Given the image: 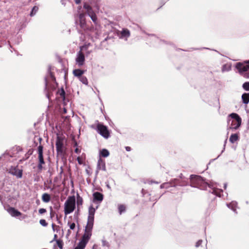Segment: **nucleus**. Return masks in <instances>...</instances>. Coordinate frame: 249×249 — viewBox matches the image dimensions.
Listing matches in <instances>:
<instances>
[{
	"instance_id": "1",
	"label": "nucleus",
	"mask_w": 249,
	"mask_h": 249,
	"mask_svg": "<svg viewBox=\"0 0 249 249\" xmlns=\"http://www.w3.org/2000/svg\"><path fill=\"white\" fill-rule=\"evenodd\" d=\"M95 213V209L92 206H90L89 209L88 221L84 229V233L74 249H84L90 240L92 235Z\"/></svg>"
},
{
	"instance_id": "2",
	"label": "nucleus",
	"mask_w": 249,
	"mask_h": 249,
	"mask_svg": "<svg viewBox=\"0 0 249 249\" xmlns=\"http://www.w3.org/2000/svg\"><path fill=\"white\" fill-rule=\"evenodd\" d=\"M190 183L192 187L198 188L200 189H203L207 186V183L203 178L196 175L191 176Z\"/></svg>"
},
{
	"instance_id": "3",
	"label": "nucleus",
	"mask_w": 249,
	"mask_h": 249,
	"mask_svg": "<svg viewBox=\"0 0 249 249\" xmlns=\"http://www.w3.org/2000/svg\"><path fill=\"white\" fill-rule=\"evenodd\" d=\"M75 208V198L74 196H69L64 204L65 214L71 213Z\"/></svg>"
},
{
	"instance_id": "4",
	"label": "nucleus",
	"mask_w": 249,
	"mask_h": 249,
	"mask_svg": "<svg viewBox=\"0 0 249 249\" xmlns=\"http://www.w3.org/2000/svg\"><path fill=\"white\" fill-rule=\"evenodd\" d=\"M231 120V123L230 128L232 129H237L241 124V118L235 113H231L229 115Z\"/></svg>"
},
{
	"instance_id": "5",
	"label": "nucleus",
	"mask_w": 249,
	"mask_h": 249,
	"mask_svg": "<svg viewBox=\"0 0 249 249\" xmlns=\"http://www.w3.org/2000/svg\"><path fill=\"white\" fill-rule=\"evenodd\" d=\"M87 49V47L86 46H83L80 48V51H79L77 53V57L76 58V62L80 67L83 66L84 64L85 58L83 51L86 50Z\"/></svg>"
},
{
	"instance_id": "6",
	"label": "nucleus",
	"mask_w": 249,
	"mask_h": 249,
	"mask_svg": "<svg viewBox=\"0 0 249 249\" xmlns=\"http://www.w3.org/2000/svg\"><path fill=\"white\" fill-rule=\"evenodd\" d=\"M64 139L62 137L57 136L56 140V149L57 155H62L64 154Z\"/></svg>"
},
{
	"instance_id": "7",
	"label": "nucleus",
	"mask_w": 249,
	"mask_h": 249,
	"mask_svg": "<svg viewBox=\"0 0 249 249\" xmlns=\"http://www.w3.org/2000/svg\"><path fill=\"white\" fill-rule=\"evenodd\" d=\"M43 147L42 145H40L38 147V164L37 165V168L39 171H41L43 169V165L45 163L43 155Z\"/></svg>"
},
{
	"instance_id": "8",
	"label": "nucleus",
	"mask_w": 249,
	"mask_h": 249,
	"mask_svg": "<svg viewBox=\"0 0 249 249\" xmlns=\"http://www.w3.org/2000/svg\"><path fill=\"white\" fill-rule=\"evenodd\" d=\"M97 130L98 133L105 138H108L110 135L109 132L107 127L103 124H98Z\"/></svg>"
},
{
	"instance_id": "9",
	"label": "nucleus",
	"mask_w": 249,
	"mask_h": 249,
	"mask_svg": "<svg viewBox=\"0 0 249 249\" xmlns=\"http://www.w3.org/2000/svg\"><path fill=\"white\" fill-rule=\"evenodd\" d=\"M236 67L240 72L248 71L249 70V60L245 61L243 63H238Z\"/></svg>"
},
{
	"instance_id": "10",
	"label": "nucleus",
	"mask_w": 249,
	"mask_h": 249,
	"mask_svg": "<svg viewBox=\"0 0 249 249\" xmlns=\"http://www.w3.org/2000/svg\"><path fill=\"white\" fill-rule=\"evenodd\" d=\"M79 21L80 26L82 29L84 30L88 29L85 14L80 13L79 15Z\"/></svg>"
},
{
	"instance_id": "11",
	"label": "nucleus",
	"mask_w": 249,
	"mask_h": 249,
	"mask_svg": "<svg viewBox=\"0 0 249 249\" xmlns=\"http://www.w3.org/2000/svg\"><path fill=\"white\" fill-rule=\"evenodd\" d=\"M9 173L16 176L18 178H21L22 176V170L18 169L17 166H12L9 169Z\"/></svg>"
},
{
	"instance_id": "12",
	"label": "nucleus",
	"mask_w": 249,
	"mask_h": 249,
	"mask_svg": "<svg viewBox=\"0 0 249 249\" xmlns=\"http://www.w3.org/2000/svg\"><path fill=\"white\" fill-rule=\"evenodd\" d=\"M8 213L13 217H17L21 215V213L13 207H9L6 209Z\"/></svg>"
},
{
	"instance_id": "13",
	"label": "nucleus",
	"mask_w": 249,
	"mask_h": 249,
	"mask_svg": "<svg viewBox=\"0 0 249 249\" xmlns=\"http://www.w3.org/2000/svg\"><path fill=\"white\" fill-rule=\"evenodd\" d=\"M104 196L101 193L96 192L93 194V201L101 202L103 199Z\"/></svg>"
},
{
	"instance_id": "14",
	"label": "nucleus",
	"mask_w": 249,
	"mask_h": 249,
	"mask_svg": "<svg viewBox=\"0 0 249 249\" xmlns=\"http://www.w3.org/2000/svg\"><path fill=\"white\" fill-rule=\"evenodd\" d=\"M97 168L99 170H106L105 162L101 158H100L98 161Z\"/></svg>"
},
{
	"instance_id": "15",
	"label": "nucleus",
	"mask_w": 249,
	"mask_h": 249,
	"mask_svg": "<svg viewBox=\"0 0 249 249\" xmlns=\"http://www.w3.org/2000/svg\"><path fill=\"white\" fill-rule=\"evenodd\" d=\"M84 71L80 69H75L73 71V74L75 76L79 78L80 77L82 76Z\"/></svg>"
},
{
	"instance_id": "16",
	"label": "nucleus",
	"mask_w": 249,
	"mask_h": 249,
	"mask_svg": "<svg viewBox=\"0 0 249 249\" xmlns=\"http://www.w3.org/2000/svg\"><path fill=\"white\" fill-rule=\"evenodd\" d=\"M242 99L244 104H248L249 103V93H244L243 94Z\"/></svg>"
},
{
	"instance_id": "17",
	"label": "nucleus",
	"mask_w": 249,
	"mask_h": 249,
	"mask_svg": "<svg viewBox=\"0 0 249 249\" xmlns=\"http://www.w3.org/2000/svg\"><path fill=\"white\" fill-rule=\"evenodd\" d=\"M42 200L44 202L48 203L51 200V196L47 193H44L42 196Z\"/></svg>"
},
{
	"instance_id": "18",
	"label": "nucleus",
	"mask_w": 249,
	"mask_h": 249,
	"mask_svg": "<svg viewBox=\"0 0 249 249\" xmlns=\"http://www.w3.org/2000/svg\"><path fill=\"white\" fill-rule=\"evenodd\" d=\"M57 94L60 96V97L63 101H65L66 93L63 88H61L60 89H59L57 92Z\"/></svg>"
},
{
	"instance_id": "19",
	"label": "nucleus",
	"mask_w": 249,
	"mask_h": 249,
	"mask_svg": "<svg viewBox=\"0 0 249 249\" xmlns=\"http://www.w3.org/2000/svg\"><path fill=\"white\" fill-rule=\"evenodd\" d=\"M238 139V136L237 134H232L230 137L229 141L233 143Z\"/></svg>"
},
{
	"instance_id": "20",
	"label": "nucleus",
	"mask_w": 249,
	"mask_h": 249,
	"mask_svg": "<svg viewBox=\"0 0 249 249\" xmlns=\"http://www.w3.org/2000/svg\"><path fill=\"white\" fill-rule=\"evenodd\" d=\"M118 209L120 214H122L126 210V207L124 204H119L118 206Z\"/></svg>"
},
{
	"instance_id": "21",
	"label": "nucleus",
	"mask_w": 249,
	"mask_h": 249,
	"mask_svg": "<svg viewBox=\"0 0 249 249\" xmlns=\"http://www.w3.org/2000/svg\"><path fill=\"white\" fill-rule=\"evenodd\" d=\"M227 206L228 208L231 209L233 211L235 212L236 210L237 204L236 202H231V203L228 204Z\"/></svg>"
},
{
	"instance_id": "22",
	"label": "nucleus",
	"mask_w": 249,
	"mask_h": 249,
	"mask_svg": "<svg viewBox=\"0 0 249 249\" xmlns=\"http://www.w3.org/2000/svg\"><path fill=\"white\" fill-rule=\"evenodd\" d=\"M130 32L127 29H123L121 32V35L123 37H128L130 36Z\"/></svg>"
},
{
	"instance_id": "23",
	"label": "nucleus",
	"mask_w": 249,
	"mask_h": 249,
	"mask_svg": "<svg viewBox=\"0 0 249 249\" xmlns=\"http://www.w3.org/2000/svg\"><path fill=\"white\" fill-rule=\"evenodd\" d=\"M109 153L108 151L106 149H102L100 152V155L103 157H107L108 156Z\"/></svg>"
},
{
	"instance_id": "24",
	"label": "nucleus",
	"mask_w": 249,
	"mask_h": 249,
	"mask_svg": "<svg viewBox=\"0 0 249 249\" xmlns=\"http://www.w3.org/2000/svg\"><path fill=\"white\" fill-rule=\"evenodd\" d=\"M79 79L80 80V81L82 83H83L84 84L88 85V80L87 78H86V77L82 75V76H81V77H80L79 78Z\"/></svg>"
},
{
	"instance_id": "25",
	"label": "nucleus",
	"mask_w": 249,
	"mask_h": 249,
	"mask_svg": "<svg viewBox=\"0 0 249 249\" xmlns=\"http://www.w3.org/2000/svg\"><path fill=\"white\" fill-rule=\"evenodd\" d=\"M38 7L36 6H35L33 7V9H32V10L30 13V16L31 17L34 16L36 13V12L38 11Z\"/></svg>"
},
{
	"instance_id": "26",
	"label": "nucleus",
	"mask_w": 249,
	"mask_h": 249,
	"mask_svg": "<svg viewBox=\"0 0 249 249\" xmlns=\"http://www.w3.org/2000/svg\"><path fill=\"white\" fill-rule=\"evenodd\" d=\"M56 244L57 246L60 249H63V242L62 240L58 239L56 240Z\"/></svg>"
},
{
	"instance_id": "27",
	"label": "nucleus",
	"mask_w": 249,
	"mask_h": 249,
	"mask_svg": "<svg viewBox=\"0 0 249 249\" xmlns=\"http://www.w3.org/2000/svg\"><path fill=\"white\" fill-rule=\"evenodd\" d=\"M83 204V199L81 197L78 196L77 197V205L78 206L82 205Z\"/></svg>"
},
{
	"instance_id": "28",
	"label": "nucleus",
	"mask_w": 249,
	"mask_h": 249,
	"mask_svg": "<svg viewBox=\"0 0 249 249\" xmlns=\"http://www.w3.org/2000/svg\"><path fill=\"white\" fill-rule=\"evenodd\" d=\"M89 16L90 17V18L92 19V20L93 21V22L95 23H96L97 18V16H96L95 13L90 15Z\"/></svg>"
},
{
	"instance_id": "29",
	"label": "nucleus",
	"mask_w": 249,
	"mask_h": 249,
	"mask_svg": "<svg viewBox=\"0 0 249 249\" xmlns=\"http://www.w3.org/2000/svg\"><path fill=\"white\" fill-rule=\"evenodd\" d=\"M243 88L245 90L249 91V82L244 83L243 85Z\"/></svg>"
},
{
	"instance_id": "30",
	"label": "nucleus",
	"mask_w": 249,
	"mask_h": 249,
	"mask_svg": "<svg viewBox=\"0 0 249 249\" xmlns=\"http://www.w3.org/2000/svg\"><path fill=\"white\" fill-rule=\"evenodd\" d=\"M68 224L69 225L71 230H74L75 229V224L74 222H68Z\"/></svg>"
},
{
	"instance_id": "31",
	"label": "nucleus",
	"mask_w": 249,
	"mask_h": 249,
	"mask_svg": "<svg viewBox=\"0 0 249 249\" xmlns=\"http://www.w3.org/2000/svg\"><path fill=\"white\" fill-rule=\"evenodd\" d=\"M39 223L41 225L44 227H46L48 225V223L46 222L45 219H40Z\"/></svg>"
},
{
	"instance_id": "32",
	"label": "nucleus",
	"mask_w": 249,
	"mask_h": 249,
	"mask_svg": "<svg viewBox=\"0 0 249 249\" xmlns=\"http://www.w3.org/2000/svg\"><path fill=\"white\" fill-rule=\"evenodd\" d=\"M83 7L84 9H85L87 11L90 9L91 7L89 4H88L87 3H85L83 5Z\"/></svg>"
},
{
	"instance_id": "33",
	"label": "nucleus",
	"mask_w": 249,
	"mask_h": 249,
	"mask_svg": "<svg viewBox=\"0 0 249 249\" xmlns=\"http://www.w3.org/2000/svg\"><path fill=\"white\" fill-rule=\"evenodd\" d=\"M87 13L89 16H90V15H92L95 13L93 11L92 8L91 7L90 9L87 11Z\"/></svg>"
},
{
	"instance_id": "34",
	"label": "nucleus",
	"mask_w": 249,
	"mask_h": 249,
	"mask_svg": "<svg viewBox=\"0 0 249 249\" xmlns=\"http://www.w3.org/2000/svg\"><path fill=\"white\" fill-rule=\"evenodd\" d=\"M202 240H199L196 244V248H198L200 246H201V245L202 244Z\"/></svg>"
},
{
	"instance_id": "35",
	"label": "nucleus",
	"mask_w": 249,
	"mask_h": 249,
	"mask_svg": "<svg viewBox=\"0 0 249 249\" xmlns=\"http://www.w3.org/2000/svg\"><path fill=\"white\" fill-rule=\"evenodd\" d=\"M47 212L46 210L44 208L39 209L38 210V212L40 214H43Z\"/></svg>"
},
{
	"instance_id": "36",
	"label": "nucleus",
	"mask_w": 249,
	"mask_h": 249,
	"mask_svg": "<svg viewBox=\"0 0 249 249\" xmlns=\"http://www.w3.org/2000/svg\"><path fill=\"white\" fill-rule=\"evenodd\" d=\"M77 160L79 164H82L83 163L82 158L80 157H78L77 158Z\"/></svg>"
},
{
	"instance_id": "37",
	"label": "nucleus",
	"mask_w": 249,
	"mask_h": 249,
	"mask_svg": "<svg viewBox=\"0 0 249 249\" xmlns=\"http://www.w3.org/2000/svg\"><path fill=\"white\" fill-rule=\"evenodd\" d=\"M74 152L76 153H79L80 152V150L78 148H76L75 150H74Z\"/></svg>"
},
{
	"instance_id": "38",
	"label": "nucleus",
	"mask_w": 249,
	"mask_h": 249,
	"mask_svg": "<svg viewBox=\"0 0 249 249\" xmlns=\"http://www.w3.org/2000/svg\"><path fill=\"white\" fill-rule=\"evenodd\" d=\"M125 149L126 151H130L131 149V147H129V146H126L125 147Z\"/></svg>"
},
{
	"instance_id": "39",
	"label": "nucleus",
	"mask_w": 249,
	"mask_h": 249,
	"mask_svg": "<svg viewBox=\"0 0 249 249\" xmlns=\"http://www.w3.org/2000/svg\"><path fill=\"white\" fill-rule=\"evenodd\" d=\"M76 4H79L81 2V0H74Z\"/></svg>"
},
{
	"instance_id": "40",
	"label": "nucleus",
	"mask_w": 249,
	"mask_h": 249,
	"mask_svg": "<svg viewBox=\"0 0 249 249\" xmlns=\"http://www.w3.org/2000/svg\"><path fill=\"white\" fill-rule=\"evenodd\" d=\"M67 113V109L65 108H63V113L66 114Z\"/></svg>"
},
{
	"instance_id": "41",
	"label": "nucleus",
	"mask_w": 249,
	"mask_h": 249,
	"mask_svg": "<svg viewBox=\"0 0 249 249\" xmlns=\"http://www.w3.org/2000/svg\"><path fill=\"white\" fill-rule=\"evenodd\" d=\"M29 152H28L26 154V155H27V157L26 159H28V158H29V156H30V155H31V154H32V153H29Z\"/></svg>"
},
{
	"instance_id": "42",
	"label": "nucleus",
	"mask_w": 249,
	"mask_h": 249,
	"mask_svg": "<svg viewBox=\"0 0 249 249\" xmlns=\"http://www.w3.org/2000/svg\"><path fill=\"white\" fill-rule=\"evenodd\" d=\"M148 183H149V184H152V183H158V182H155V181H148Z\"/></svg>"
},
{
	"instance_id": "43",
	"label": "nucleus",
	"mask_w": 249,
	"mask_h": 249,
	"mask_svg": "<svg viewBox=\"0 0 249 249\" xmlns=\"http://www.w3.org/2000/svg\"><path fill=\"white\" fill-rule=\"evenodd\" d=\"M71 233V230H69L68 231V235H70Z\"/></svg>"
},
{
	"instance_id": "44",
	"label": "nucleus",
	"mask_w": 249,
	"mask_h": 249,
	"mask_svg": "<svg viewBox=\"0 0 249 249\" xmlns=\"http://www.w3.org/2000/svg\"><path fill=\"white\" fill-rule=\"evenodd\" d=\"M54 226H55V225H54V224H53V225H52V227H53H53H54Z\"/></svg>"
},
{
	"instance_id": "45",
	"label": "nucleus",
	"mask_w": 249,
	"mask_h": 249,
	"mask_svg": "<svg viewBox=\"0 0 249 249\" xmlns=\"http://www.w3.org/2000/svg\"><path fill=\"white\" fill-rule=\"evenodd\" d=\"M57 237V235L56 234H55L54 235V238H56Z\"/></svg>"
},
{
	"instance_id": "46",
	"label": "nucleus",
	"mask_w": 249,
	"mask_h": 249,
	"mask_svg": "<svg viewBox=\"0 0 249 249\" xmlns=\"http://www.w3.org/2000/svg\"><path fill=\"white\" fill-rule=\"evenodd\" d=\"M162 185H161V186H160V187H161V188H162Z\"/></svg>"
}]
</instances>
